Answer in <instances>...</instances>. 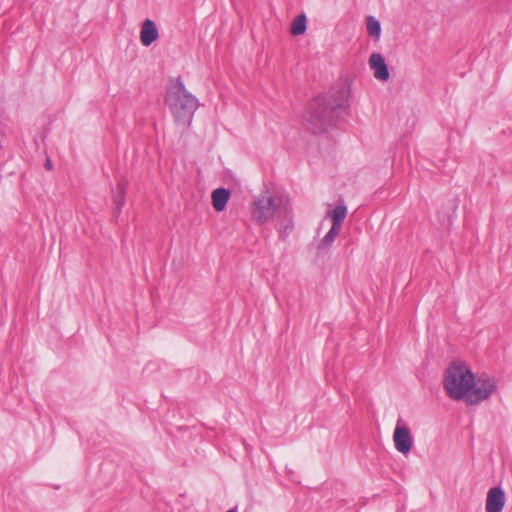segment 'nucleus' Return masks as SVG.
Returning a JSON list of instances; mask_svg holds the SVG:
<instances>
[{"instance_id":"nucleus-1","label":"nucleus","mask_w":512,"mask_h":512,"mask_svg":"<svg viewBox=\"0 0 512 512\" xmlns=\"http://www.w3.org/2000/svg\"><path fill=\"white\" fill-rule=\"evenodd\" d=\"M443 386L451 399L463 400L468 405H479L497 388L494 379L479 377L476 381L469 367L454 362L444 372Z\"/></svg>"},{"instance_id":"nucleus-6","label":"nucleus","mask_w":512,"mask_h":512,"mask_svg":"<svg viewBox=\"0 0 512 512\" xmlns=\"http://www.w3.org/2000/svg\"><path fill=\"white\" fill-rule=\"evenodd\" d=\"M505 500V492L500 486L490 488L487 493L485 511L502 512Z\"/></svg>"},{"instance_id":"nucleus-16","label":"nucleus","mask_w":512,"mask_h":512,"mask_svg":"<svg viewBox=\"0 0 512 512\" xmlns=\"http://www.w3.org/2000/svg\"><path fill=\"white\" fill-rule=\"evenodd\" d=\"M45 168L47 170H51L52 169V163H51V161L49 159H47L46 162H45Z\"/></svg>"},{"instance_id":"nucleus-9","label":"nucleus","mask_w":512,"mask_h":512,"mask_svg":"<svg viewBox=\"0 0 512 512\" xmlns=\"http://www.w3.org/2000/svg\"><path fill=\"white\" fill-rule=\"evenodd\" d=\"M128 186V181L126 179H121L116 186V192L113 196V203H114V215L118 217L121 212L122 208L125 205V198H126V190Z\"/></svg>"},{"instance_id":"nucleus-12","label":"nucleus","mask_w":512,"mask_h":512,"mask_svg":"<svg viewBox=\"0 0 512 512\" xmlns=\"http://www.w3.org/2000/svg\"><path fill=\"white\" fill-rule=\"evenodd\" d=\"M328 214L332 218V225L342 228V223L347 215V207L344 204H339Z\"/></svg>"},{"instance_id":"nucleus-7","label":"nucleus","mask_w":512,"mask_h":512,"mask_svg":"<svg viewBox=\"0 0 512 512\" xmlns=\"http://www.w3.org/2000/svg\"><path fill=\"white\" fill-rule=\"evenodd\" d=\"M370 68L373 70L374 77L377 80L386 82L390 78V72L385 59L380 53H372L369 58Z\"/></svg>"},{"instance_id":"nucleus-17","label":"nucleus","mask_w":512,"mask_h":512,"mask_svg":"<svg viewBox=\"0 0 512 512\" xmlns=\"http://www.w3.org/2000/svg\"><path fill=\"white\" fill-rule=\"evenodd\" d=\"M227 512H238L237 507L229 509Z\"/></svg>"},{"instance_id":"nucleus-10","label":"nucleus","mask_w":512,"mask_h":512,"mask_svg":"<svg viewBox=\"0 0 512 512\" xmlns=\"http://www.w3.org/2000/svg\"><path fill=\"white\" fill-rule=\"evenodd\" d=\"M230 196L231 192L229 189L221 187L213 190L211 195L213 208L217 212L223 211L227 206Z\"/></svg>"},{"instance_id":"nucleus-3","label":"nucleus","mask_w":512,"mask_h":512,"mask_svg":"<svg viewBox=\"0 0 512 512\" xmlns=\"http://www.w3.org/2000/svg\"><path fill=\"white\" fill-rule=\"evenodd\" d=\"M164 100L175 123L189 127L199 107V100L186 89L180 76L168 86Z\"/></svg>"},{"instance_id":"nucleus-4","label":"nucleus","mask_w":512,"mask_h":512,"mask_svg":"<svg viewBox=\"0 0 512 512\" xmlns=\"http://www.w3.org/2000/svg\"><path fill=\"white\" fill-rule=\"evenodd\" d=\"M282 199L272 196L268 191L261 192L251 205L252 219L258 224L268 223L280 207Z\"/></svg>"},{"instance_id":"nucleus-14","label":"nucleus","mask_w":512,"mask_h":512,"mask_svg":"<svg viewBox=\"0 0 512 512\" xmlns=\"http://www.w3.org/2000/svg\"><path fill=\"white\" fill-rule=\"evenodd\" d=\"M367 32L371 37L379 38L381 34V24L373 16H368L366 19Z\"/></svg>"},{"instance_id":"nucleus-5","label":"nucleus","mask_w":512,"mask_h":512,"mask_svg":"<svg viewBox=\"0 0 512 512\" xmlns=\"http://www.w3.org/2000/svg\"><path fill=\"white\" fill-rule=\"evenodd\" d=\"M393 441L395 449L403 455H407L412 449L413 437L409 427L404 423L402 418L397 420L393 433Z\"/></svg>"},{"instance_id":"nucleus-11","label":"nucleus","mask_w":512,"mask_h":512,"mask_svg":"<svg viewBox=\"0 0 512 512\" xmlns=\"http://www.w3.org/2000/svg\"><path fill=\"white\" fill-rule=\"evenodd\" d=\"M307 29V18L305 14H301L293 19L290 27V32L294 36L302 35Z\"/></svg>"},{"instance_id":"nucleus-8","label":"nucleus","mask_w":512,"mask_h":512,"mask_svg":"<svg viewBox=\"0 0 512 512\" xmlns=\"http://www.w3.org/2000/svg\"><path fill=\"white\" fill-rule=\"evenodd\" d=\"M159 37V30L156 23L151 19L143 21L140 30V41L143 46L149 47Z\"/></svg>"},{"instance_id":"nucleus-2","label":"nucleus","mask_w":512,"mask_h":512,"mask_svg":"<svg viewBox=\"0 0 512 512\" xmlns=\"http://www.w3.org/2000/svg\"><path fill=\"white\" fill-rule=\"evenodd\" d=\"M349 90L345 87L331 94L315 97L308 107L306 121L313 133H322L333 126L349 106Z\"/></svg>"},{"instance_id":"nucleus-15","label":"nucleus","mask_w":512,"mask_h":512,"mask_svg":"<svg viewBox=\"0 0 512 512\" xmlns=\"http://www.w3.org/2000/svg\"><path fill=\"white\" fill-rule=\"evenodd\" d=\"M293 228V225L292 223H288L286 226H285V229H284V232H287V231H291ZM282 234H283V231L282 229L280 228V236L282 237Z\"/></svg>"},{"instance_id":"nucleus-13","label":"nucleus","mask_w":512,"mask_h":512,"mask_svg":"<svg viewBox=\"0 0 512 512\" xmlns=\"http://www.w3.org/2000/svg\"><path fill=\"white\" fill-rule=\"evenodd\" d=\"M341 228L332 225L330 230L326 233V235L322 238L318 245V249H326L332 245L337 235L340 233Z\"/></svg>"}]
</instances>
